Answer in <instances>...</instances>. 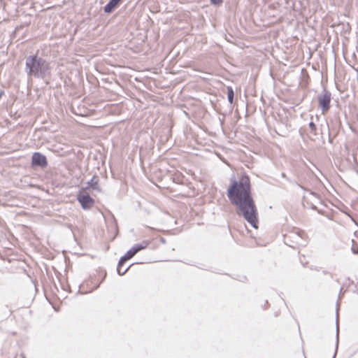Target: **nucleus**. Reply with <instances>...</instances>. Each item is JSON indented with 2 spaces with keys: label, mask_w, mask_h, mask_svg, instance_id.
<instances>
[{
  "label": "nucleus",
  "mask_w": 358,
  "mask_h": 358,
  "mask_svg": "<svg viewBox=\"0 0 358 358\" xmlns=\"http://www.w3.org/2000/svg\"><path fill=\"white\" fill-rule=\"evenodd\" d=\"M211 4L215 6H219L222 3V0H210Z\"/></svg>",
  "instance_id": "2eb2a0df"
},
{
  "label": "nucleus",
  "mask_w": 358,
  "mask_h": 358,
  "mask_svg": "<svg viewBox=\"0 0 358 358\" xmlns=\"http://www.w3.org/2000/svg\"><path fill=\"white\" fill-rule=\"evenodd\" d=\"M341 291H342V288L340 289V292H341ZM340 295H341V293H339V295H338L339 297H340Z\"/></svg>",
  "instance_id": "aec40b11"
},
{
  "label": "nucleus",
  "mask_w": 358,
  "mask_h": 358,
  "mask_svg": "<svg viewBox=\"0 0 358 358\" xmlns=\"http://www.w3.org/2000/svg\"><path fill=\"white\" fill-rule=\"evenodd\" d=\"M297 185H298L300 188H301V189H304V188H303V187L302 185H299V184H297Z\"/></svg>",
  "instance_id": "6ab92c4d"
},
{
  "label": "nucleus",
  "mask_w": 358,
  "mask_h": 358,
  "mask_svg": "<svg viewBox=\"0 0 358 358\" xmlns=\"http://www.w3.org/2000/svg\"><path fill=\"white\" fill-rule=\"evenodd\" d=\"M23 358H24V357H23Z\"/></svg>",
  "instance_id": "412c9836"
},
{
  "label": "nucleus",
  "mask_w": 358,
  "mask_h": 358,
  "mask_svg": "<svg viewBox=\"0 0 358 358\" xmlns=\"http://www.w3.org/2000/svg\"><path fill=\"white\" fill-rule=\"evenodd\" d=\"M160 242L163 244L166 243V239L163 237L160 238Z\"/></svg>",
  "instance_id": "f3484780"
},
{
  "label": "nucleus",
  "mask_w": 358,
  "mask_h": 358,
  "mask_svg": "<svg viewBox=\"0 0 358 358\" xmlns=\"http://www.w3.org/2000/svg\"><path fill=\"white\" fill-rule=\"evenodd\" d=\"M306 234L300 229H294L284 236V243L292 248L303 247L306 245Z\"/></svg>",
  "instance_id": "7ed1b4c3"
},
{
  "label": "nucleus",
  "mask_w": 358,
  "mask_h": 358,
  "mask_svg": "<svg viewBox=\"0 0 358 358\" xmlns=\"http://www.w3.org/2000/svg\"><path fill=\"white\" fill-rule=\"evenodd\" d=\"M4 94V91L0 92V99L2 97V96Z\"/></svg>",
  "instance_id": "a211bd4d"
},
{
  "label": "nucleus",
  "mask_w": 358,
  "mask_h": 358,
  "mask_svg": "<svg viewBox=\"0 0 358 358\" xmlns=\"http://www.w3.org/2000/svg\"><path fill=\"white\" fill-rule=\"evenodd\" d=\"M121 0H110L108 3L103 7L105 13H110L118 6Z\"/></svg>",
  "instance_id": "9d476101"
},
{
  "label": "nucleus",
  "mask_w": 358,
  "mask_h": 358,
  "mask_svg": "<svg viewBox=\"0 0 358 358\" xmlns=\"http://www.w3.org/2000/svg\"><path fill=\"white\" fill-rule=\"evenodd\" d=\"M24 71L29 77L42 79L46 85L49 84L51 76L50 63L37 54L26 57Z\"/></svg>",
  "instance_id": "f03ea898"
},
{
  "label": "nucleus",
  "mask_w": 358,
  "mask_h": 358,
  "mask_svg": "<svg viewBox=\"0 0 358 358\" xmlns=\"http://www.w3.org/2000/svg\"><path fill=\"white\" fill-rule=\"evenodd\" d=\"M227 89V99H228V101L231 104L234 102V92L232 87H231V86H228Z\"/></svg>",
  "instance_id": "f8f14e48"
},
{
  "label": "nucleus",
  "mask_w": 358,
  "mask_h": 358,
  "mask_svg": "<svg viewBox=\"0 0 358 358\" xmlns=\"http://www.w3.org/2000/svg\"><path fill=\"white\" fill-rule=\"evenodd\" d=\"M227 196L237 210L250 225L258 228V212L252 195V185L250 177L244 173L238 180L234 176L230 178L227 189Z\"/></svg>",
  "instance_id": "f257e3e1"
},
{
  "label": "nucleus",
  "mask_w": 358,
  "mask_h": 358,
  "mask_svg": "<svg viewBox=\"0 0 358 358\" xmlns=\"http://www.w3.org/2000/svg\"><path fill=\"white\" fill-rule=\"evenodd\" d=\"M150 244L148 241H143L140 243L133 245L124 255V257L131 259L138 252L145 249Z\"/></svg>",
  "instance_id": "0eeeda50"
},
{
  "label": "nucleus",
  "mask_w": 358,
  "mask_h": 358,
  "mask_svg": "<svg viewBox=\"0 0 358 358\" xmlns=\"http://www.w3.org/2000/svg\"><path fill=\"white\" fill-rule=\"evenodd\" d=\"M317 101L319 107L322 113L327 112L330 108L331 100V94L326 88H323L320 94L317 95Z\"/></svg>",
  "instance_id": "20e7f679"
},
{
  "label": "nucleus",
  "mask_w": 358,
  "mask_h": 358,
  "mask_svg": "<svg viewBox=\"0 0 358 358\" xmlns=\"http://www.w3.org/2000/svg\"><path fill=\"white\" fill-rule=\"evenodd\" d=\"M309 128L310 129V132L314 135H317V127L313 122H310L308 124Z\"/></svg>",
  "instance_id": "ddd939ff"
},
{
  "label": "nucleus",
  "mask_w": 358,
  "mask_h": 358,
  "mask_svg": "<svg viewBox=\"0 0 358 358\" xmlns=\"http://www.w3.org/2000/svg\"><path fill=\"white\" fill-rule=\"evenodd\" d=\"M352 252L354 253V254H358V245H355V243L354 242V241H352Z\"/></svg>",
  "instance_id": "4468645a"
},
{
  "label": "nucleus",
  "mask_w": 358,
  "mask_h": 358,
  "mask_svg": "<svg viewBox=\"0 0 358 358\" xmlns=\"http://www.w3.org/2000/svg\"><path fill=\"white\" fill-rule=\"evenodd\" d=\"M336 349L332 358H335L337 354L338 343H339V327H338V310H336Z\"/></svg>",
  "instance_id": "9b49d317"
},
{
  "label": "nucleus",
  "mask_w": 358,
  "mask_h": 358,
  "mask_svg": "<svg viewBox=\"0 0 358 358\" xmlns=\"http://www.w3.org/2000/svg\"><path fill=\"white\" fill-rule=\"evenodd\" d=\"M48 165L47 158L43 154L36 152L31 156V166L33 167L46 168Z\"/></svg>",
  "instance_id": "39448f33"
},
{
  "label": "nucleus",
  "mask_w": 358,
  "mask_h": 358,
  "mask_svg": "<svg viewBox=\"0 0 358 358\" xmlns=\"http://www.w3.org/2000/svg\"><path fill=\"white\" fill-rule=\"evenodd\" d=\"M130 259L129 258L124 257V255L120 257L117 266V272L120 275H123L126 273V272L129 270V268L133 265H129L127 268H126L123 271H122V267L125 264L127 260Z\"/></svg>",
  "instance_id": "1a4fd4ad"
},
{
  "label": "nucleus",
  "mask_w": 358,
  "mask_h": 358,
  "mask_svg": "<svg viewBox=\"0 0 358 358\" xmlns=\"http://www.w3.org/2000/svg\"><path fill=\"white\" fill-rule=\"evenodd\" d=\"M77 200L84 210L90 209L95 202L94 199L89 194H78L77 195Z\"/></svg>",
  "instance_id": "423d86ee"
},
{
  "label": "nucleus",
  "mask_w": 358,
  "mask_h": 358,
  "mask_svg": "<svg viewBox=\"0 0 358 358\" xmlns=\"http://www.w3.org/2000/svg\"><path fill=\"white\" fill-rule=\"evenodd\" d=\"M281 177L285 178L288 181H290L289 178L287 177L286 174L285 173H281Z\"/></svg>",
  "instance_id": "dca6fc26"
},
{
  "label": "nucleus",
  "mask_w": 358,
  "mask_h": 358,
  "mask_svg": "<svg viewBox=\"0 0 358 358\" xmlns=\"http://www.w3.org/2000/svg\"><path fill=\"white\" fill-rule=\"evenodd\" d=\"M89 189H92L99 192H101V189L99 185V178L96 176H94L91 180L87 182V186L82 189L86 191Z\"/></svg>",
  "instance_id": "6e6552de"
}]
</instances>
